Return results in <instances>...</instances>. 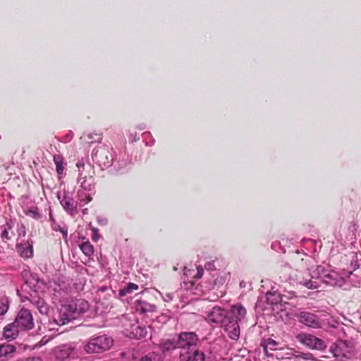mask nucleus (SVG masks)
<instances>
[{"instance_id":"8","label":"nucleus","mask_w":361,"mask_h":361,"mask_svg":"<svg viewBox=\"0 0 361 361\" xmlns=\"http://www.w3.org/2000/svg\"><path fill=\"white\" fill-rule=\"evenodd\" d=\"M92 159L101 166H107L111 163V155L106 147L94 149L92 153Z\"/></svg>"},{"instance_id":"28","label":"nucleus","mask_w":361,"mask_h":361,"mask_svg":"<svg viewBox=\"0 0 361 361\" xmlns=\"http://www.w3.org/2000/svg\"><path fill=\"white\" fill-rule=\"evenodd\" d=\"M300 283L302 284L304 286H305L308 289H316L318 287L317 282L313 281L312 280H306L304 281H301V282H300Z\"/></svg>"},{"instance_id":"3","label":"nucleus","mask_w":361,"mask_h":361,"mask_svg":"<svg viewBox=\"0 0 361 361\" xmlns=\"http://www.w3.org/2000/svg\"><path fill=\"white\" fill-rule=\"evenodd\" d=\"M180 353H185L197 348L199 337L195 332H180L177 336Z\"/></svg>"},{"instance_id":"9","label":"nucleus","mask_w":361,"mask_h":361,"mask_svg":"<svg viewBox=\"0 0 361 361\" xmlns=\"http://www.w3.org/2000/svg\"><path fill=\"white\" fill-rule=\"evenodd\" d=\"M207 319L214 324L224 323L227 319V311L220 307H214L207 313Z\"/></svg>"},{"instance_id":"12","label":"nucleus","mask_w":361,"mask_h":361,"mask_svg":"<svg viewBox=\"0 0 361 361\" xmlns=\"http://www.w3.org/2000/svg\"><path fill=\"white\" fill-rule=\"evenodd\" d=\"M279 343L276 341L269 338L267 339L263 340L261 343V346L263 348V350L264 355L267 357L273 358L274 357V355L269 351L270 350H283V348H279Z\"/></svg>"},{"instance_id":"19","label":"nucleus","mask_w":361,"mask_h":361,"mask_svg":"<svg viewBox=\"0 0 361 361\" xmlns=\"http://www.w3.org/2000/svg\"><path fill=\"white\" fill-rule=\"evenodd\" d=\"M247 311L245 308L241 305H236L231 307V314L232 318L231 320H238V322L243 320L245 315Z\"/></svg>"},{"instance_id":"14","label":"nucleus","mask_w":361,"mask_h":361,"mask_svg":"<svg viewBox=\"0 0 361 361\" xmlns=\"http://www.w3.org/2000/svg\"><path fill=\"white\" fill-rule=\"evenodd\" d=\"M224 329L231 339L237 340L239 338L240 327L238 320L229 319L225 324Z\"/></svg>"},{"instance_id":"25","label":"nucleus","mask_w":361,"mask_h":361,"mask_svg":"<svg viewBox=\"0 0 361 361\" xmlns=\"http://www.w3.org/2000/svg\"><path fill=\"white\" fill-rule=\"evenodd\" d=\"M88 178H92V176L90 173V172L87 173V171H85V169L79 171L78 182L80 183L82 187L85 188L84 184Z\"/></svg>"},{"instance_id":"33","label":"nucleus","mask_w":361,"mask_h":361,"mask_svg":"<svg viewBox=\"0 0 361 361\" xmlns=\"http://www.w3.org/2000/svg\"><path fill=\"white\" fill-rule=\"evenodd\" d=\"M76 166L78 167L79 171H82V170H85V163L83 161V160H80L77 162L76 164Z\"/></svg>"},{"instance_id":"18","label":"nucleus","mask_w":361,"mask_h":361,"mask_svg":"<svg viewBox=\"0 0 361 361\" xmlns=\"http://www.w3.org/2000/svg\"><path fill=\"white\" fill-rule=\"evenodd\" d=\"M20 328L16 326V322L7 324L4 328L3 335L6 339L12 340L16 338L18 334V329Z\"/></svg>"},{"instance_id":"31","label":"nucleus","mask_w":361,"mask_h":361,"mask_svg":"<svg viewBox=\"0 0 361 361\" xmlns=\"http://www.w3.org/2000/svg\"><path fill=\"white\" fill-rule=\"evenodd\" d=\"M139 361H157V358L155 355L149 354L142 357Z\"/></svg>"},{"instance_id":"21","label":"nucleus","mask_w":361,"mask_h":361,"mask_svg":"<svg viewBox=\"0 0 361 361\" xmlns=\"http://www.w3.org/2000/svg\"><path fill=\"white\" fill-rule=\"evenodd\" d=\"M54 162L56 165V170L58 174H62L64 170L63 159L60 154H55L53 157Z\"/></svg>"},{"instance_id":"32","label":"nucleus","mask_w":361,"mask_h":361,"mask_svg":"<svg viewBox=\"0 0 361 361\" xmlns=\"http://www.w3.org/2000/svg\"><path fill=\"white\" fill-rule=\"evenodd\" d=\"M203 274H204L203 268L202 267L199 266L197 267V274L195 276V278L196 279H199L202 276Z\"/></svg>"},{"instance_id":"27","label":"nucleus","mask_w":361,"mask_h":361,"mask_svg":"<svg viewBox=\"0 0 361 361\" xmlns=\"http://www.w3.org/2000/svg\"><path fill=\"white\" fill-rule=\"evenodd\" d=\"M139 326L140 324L138 322H134L133 324H131L130 326V329H126V331L128 332L127 336L131 338H134V333L135 331H137V327Z\"/></svg>"},{"instance_id":"26","label":"nucleus","mask_w":361,"mask_h":361,"mask_svg":"<svg viewBox=\"0 0 361 361\" xmlns=\"http://www.w3.org/2000/svg\"><path fill=\"white\" fill-rule=\"evenodd\" d=\"M147 334V331L145 327L141 326L140 325L139 327H137V331H135L134 333V338L137 339H140L142 338H144L146 336Z\"/></svg>"},{"instance_id":"20","label":"nucleus","mask_w":361,"mask_h":361,"mask_svg":"<svg viewBox=\"0 0 361 361\" xmlns=\"http://www.w3.org/2000/svg\"><path fill=\"white\" fill-rule=\"evenodd\" d=\"M156 306L149 304L145 300H137L135 302V310L141 314L154 312Z\"/></svg>"},{"instance_id":"35","label":"nucleus","mask_w":361,"mask_h":361,"mask_svg":"<svg viewBox=\"0 0 361 361\" xmlns=\"http://www.w3.org/2000/svg\"><path fill=\"white\" fill-rule=\"evenodd\" d=\"M274 357L277 361H282L285 359L283 356H280L279 355H276Z\"/></svg>"},{"instance_id":"15","label":"nucleus","mask_w":361,"mask_h":361,"mask_svg":"<svg viewBox=\"0 0 361 361\" xmlns=\"http://www.w3.org/2000/svg\"><path fill=\"white\" fill-rule=\"evenodd\" d=\"M16 249L20 256L23 258L29 259L33 256L32 243L29 241L21 243L16 245Z\"/></svg>"},{"instance_id":"1","label":"nucleus","mask_w":361,"mask_h":361,"mask_svg":"<svg viewBox=\"0 0 361 361\" xmlns=\"http://www.w3.org/2000/svg\"><path fill=\"white\" fill-rule=\"evenodd\" d=\"M89 309L88 302L82 299L73 300L61 306L57 319H54L56 324L62 326L71 320L78 319Z\"/></svg>"},{"instance_id":"4","label":"nucleus","mask_w":361,"mask_h":361,"mask_svg":"<svg viewBox=\"0 0 361 361\" xmlns=\"http://www.w3.org/2000/svg\"><path fill=\"white\" fill-rule=\"evenodd\" d=\"M295 338L300 343L310 349L323 351L326 348V345L323 340L310 334L300 333Z\"/></svg>"},{"instance_id":"5","label":"nucleus","mask_w":361,"mask_h":361,"mask_svg":"<svg viewBox=\"0 0 361 361\" xmlns=\"http://www.w3.org/2000/svg\"><path fill=\"white\" fill-rule=\"evenodd\" d=\"M330 350L336 358H349L353 351V345L350 341L341 340L334 343L331 346Z\"/></svg>"},{"instance_id":"24","label":"nucleus","mask_w":361,"mask_h":361,"mask_svg":"<svg viewBox=\"0 0 361 361\" xmlns=\"http://www.w3.org/2000/svg\"><path fill=\"white\" fill-rule=\"evenodd\" d=\"M81 251L88 257H90L94 253L93 246L89 241L84 242L80 245Z\"/></svg>"},{"instance_id":"10","label":"nucleus","mask_w":361,"mask_h":361,"mask_svg":"<svg viewBox=\"0 0 361 361\" xmlns=\"http://www.w3.org/2000/svg\"><path fill=\"white\" fill-rule=\"evenodd\" d=\"M179 361H210L204 353L197 348L179 354Z\"/></svg>"},{"instance_id":"22","label":"nucleus","mask_w":361,"mask_h":361,"mask_svg":"<svg viewBox=\"0 0 361 361\" xmlns=\"http://www.w3.org/2000/svg\"><path fill=\"white\" fill-rule=\"evenodd\" d=\"M13 227V224L11 220L6 221V224L1 226V228H3L1 233V238L3 239L10 240L11 238V236L9 235L8 231L11 230Z\"/></svg>"},{"instance_id":"7","label":"nucleus","mask_w":361,"mask_h":361,"mask_svg":"<svg viewBox=\"0 0 361 361\" xmlns=\"http://www.w3.org/2000/svg\"><path fill=\"white\" fill-rule=\"evenodd\" d=\"M16 324L21 330H30L34 327L33 317L27 309H21L15 319Z\"/></svg>"},{"instance_id":"36","label":"nucleus","mask_w":361,"mask_h":361,"mask_svg":"<svg viewBox=\"0 0 361 361\" xmlns=\"http://www.w3.org/2000/svg\"><path fill=\"white\" fill-rule=\"evenodd\" d=\"M23 231H21V233H23V235L24 236L25 235V227L23 226Z\"/></svg>"},{"instance_id":"29","label":"nucleus","mask_w":361,"mask_h":361,"mask_svg":"<svg viewBox=\"0 0 361 361\" xmlns=\"http://www.w3.org/2000/svg\"><path fill=\"white\" fill-rule=\"evenodd\" d=\"M8 309V302L6 299L0 300V315H4L6 313Z\"/></svg>"},{"instance_id":"37","label":"nucleus","mask_w":361,"mask_h":361,"mask_svg":"<svg viewBox=\"0 0 361 361\" xmlns=\"http://www.w3.org/2000/svg\"><path fill=\"white\" fill-rule=\"evenodd\" d=\"M23 231H21V233H23V235L24 236L25 235V227L23 226Z\"/></svg>"},{"instance_id":"23","label":"nucleus","mask_w":361,"mask_h":361,"mask_svg":"<svg viewBox=\"0 0 361 361\" xmlns=\"http://www.w3.org/2000/svg\"><path fill=\"white\" fill-rule=\"evenodd\" d=\"M138 289V286L133 283H129L128 285L123 288L119 290V295L121 296H125L128 294L133 293L134 290H137Z\"/></svg>"},{"instance_id":"2","label":"nucleus","mask_w":361,"mask_h":361,"mask_svg":"<svg viewBox=\"0 0 361 361\" xmlns=\"http://www.w3.org/2000/svg\"><path fill=\"white\" fill-rule=\"evenodd\" d=\"M114 341L111 337L102 335L92 337L83 344V350L87 353H102L111 348Z\"/></svg>"},{"instance_id":"16","label":"nucleus","mask_w":361,"mask_h":361,"mask_svg":"<svg viewBox=\"0 0 361 361\" xmlns=\"http://www.w3.org/2000/svg\"><path fill=\"white\" fill-rule=\"evenodd\" d=\"M159 348L164 353H171L178 348L177 337L172 338H164L161 340Z\"/></svg>"},{"instance_id":"30","label":"nucleus","mask_w":361,"mask_h":361,"mask_svg":"<svg viewBox=\"0 0 361 361\" xmlns=\"http://www.w3.org/2000/svg\"><path fill=\"white\" fill-rule=\"evenodd\" d=\"M26 214L29 216L34 218V219L39 218V212L36 209H29L26 212Z\"/></svg>"},{"instance_id":"34","label":"nucleus","mask_w":361,"mask_h":361,"mask_svg":"<svg viewBox=\"0 0 361 361\" xmlns=\"http://www.w3.org/2000/svg\"><path fill=\"white\" fill-rule=\"evenodd\" d=\"M45 338H43L39 342H38L35 346L36 347H41L44 345H45L48 341H49V339H46L44 340Z\"/></svg>"},{"instance_id":"13","label":"nucleus","mask_w":361,"mask_h":361,"mask_svg":"<svg viewBox=\"0 0 361 361\" xmlns=\"http://www.w3.org/2000/svg\"><path fill=\"white\" fill-rule=\"evenodd\" d=\"M58 198L60 200V203L63 208L68 213L71 215L77 213V203L71 196L65 194L63 198L61 200L60 195H59Z\"/></svg>"},{"instance_id":"17","label":"nucleus","mask_w":361,"mask_h":361,"mask_svg":"<svg viewBox=\"0 0 361 361\" xmlns=\"http://www.w3.org/2000/svg\"><path fill=\"white\" fill-rule=\"evenodd\" d=\"M16 348L12 344H0V361H6L13 357Z\"/></svg>"},{"instance_id":"11","label":"nucleus","mask_w":361,"mask_h":361,"mask_svg":"<svg viewBox=\"0 0 361 361\" xmlns=\"http://www.w3.org/2000/svg\"><path fill=\"white\" fill-rule=\"evenodd\" d=\"M74 351V348L70 345H61L56 347L53 350L55 358L63 361L68 358Z\"/></svg>"},{"instance_id":"6","label":"nucleus","mask_w":361,"mask_h":361,"mask_svg":"<svg viewBox=\"0 0 361 361\" xmlns=\"http://www.w3.org/2000/svg\"><path fill=\"white\" fill-rule=\"evenodd\" d=\"M298 322L310 328L320 329L322 326L321 319L314 313L300 311L295 314Z\"/></svg>"}]
</instances>
